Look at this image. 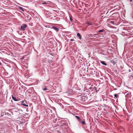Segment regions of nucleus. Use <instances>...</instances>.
Returning a JSON list of instances; mask_svg holds the SVG:
<instances>
[{"label": "nucleus", "instance_id": "1", "mask_svg": "<svg viewBox=\"0 0 133 133\" xmlns=\"http://www.w3.org/2000/svg\"><path fill=\"white\" fill-rule=\"evenodd\" d=\"M25 103H26V101L25 99H24L22 102V103L21 104L24 106L28 107V105L26 104Z\"/></svg>", "mask_w": 133, "mask_h": 133}, {"label": "nucleus", "instance_id": "2", "mask_svg": "<svg viewBox=\"0 0 133 133\" xmlns=\"http://www.w3.org/2000/svg\"><path fill=\"white\" fill-rule=\"evenodd\" d=\"M27 26L26 24H23L21 27L20 29L22 31H24L25 29L27 27Z\"/></svg>", "mask_w": 133, "mask_h": 133}, {"label": "nucleus", "instance_id": "3", "mask_svg": "<svg viewBox=\"0 0 133 133\" xmlns=\"http://www.w3.org/2000/svg\"><path fill=\"white\" fill-rule=\"evenodd\" d=\"M111 62L114 65L116 63V60L115 59H112L111 61Z\"/></svg>", "mask_w": 133, "mask_h": 133}, {"label": "nucleus", "instance_id": "4", "mask_svg": "<svg viewBox=\"0 0 133 133\" xmlns=\"http://www.w3.org/2000/svg\"><path fill=\"white\" fill-rule=\"evenodd\" d=\"M75 117L78 119V121L79 122H81V119L79 117L77 116H75Z\"/></svg>", "mask_w": 133, "mask_h": 133}, {"label": "nucleus", "instance_id": "5", "mask_svg": "<svg viewBox=\"0 0 133 133\" xmlns=\"http://www.w3.org/2000/svg\"><path fill=\"white\" fill-rule=\"evenodd\" d=\"M52 28L53 29L55 30L57 32H58L59 30V29L58 28L55 27L53 26L52 27Z\"/></svg>", "mask_w": 133, "mask_h": 133}, {"label": "nucleus", "instance_id": "6", "mask_svg": "<svg viewBox=\"0 0 133 133\" xmlns=\"http://www.w3.org/2000/svg\"><path fill=\"white\" fill-rule=\"evenodd\" d=\"M77 36L79 38L81 39V38L82 36H81V35L79 33H78L77 34Z\"/></svg>", "mask_w": 133, "mask_h": 133}, {"label": "nucleus", "instance_id": "7", "mask_svg": "<svg viewBox=\"0 0 133 133\" xmlns=\"http://www.w3.org/2000/svg\"><path fill=\"white\" fill-rule=\"evenodd\" d=\"M12 99L15 101H17L18 100L16 99V97H14L12 95Z\"/></svg>", "mask_w": 133, "mask_h": 133}, {"label": "nucleus", "instance_id": "8", "mask_svg": "<svg viewBox=\"0 0 133 133\" xmlns=\"http://www.w3.org/2000/svg\"><path fill=\"white\" fill-rule=\"evenodd\" d=\"M101 63L103 65H107V64L105 63V62L103 61H101Z\"/></svg>", "mask_w": 133, "mask_h": 133}, {"label": "nucleus", "instance_id": "9", "mask_svg": "<svg viewBox=\"0 0 133 133\" xmlns=\"http://www.w3.org/2000/svg\"><path fill=\"white\" fill-rule=\"evenodd\" d=\"M87 24H88V25H92V24L91 22H88Z\"/></svg>", "mask_w": 133, "mask_h": 133}, {"label": "nucleus", "instance_id": "10", "mask_svg": "<svg viewBox=\"0 0 133 133\" xmlns=\"http://www.w3.org/2000/svg\"><path fill=\"white\" fill-rule=\"evenodd\" d=\"M83 124H85V122L84 121H81L80 122Z\"/></svg>", "mask_w": 133, "mask_h": 133}, {"label": "nucleus", "instance_id": "11", "mask_svg": "<svg viewBox=\"0 0 133 133\" xmlns=\"http://www.w3.org/2000/svg\"><path fill=\"white\" fill-rule=\"evenodd\" d=\"M43 90H44L45 91L47 90H48V89L46 88H43Z\"/></svg>", "mask_w": 133, "mask_h": 133}, {"label": "nucleus", "instance_id": "12", "mask_svg": "<svg viewBox=\"0 0 133 133\" xmlns=\"http://www.w3.org/2000/svg\"><path fill=\"white\" fill-rule=\"evenodd\" d=\"M103 30H99L98 32H103Z\"/></svg>", "mask_w": 133, "mask_h": 133}, {"label": "nucleus", "instance_id": "13", "mask_svg": "<svg viewBox=\"0 0 133 133\" xmlns=\"http://www.w3.org/2000/svg\"><path fill=\"white\" fill-rule=\"evenodd\" d=\"M70 21H72V17H70Z\"/></svg>", "mask_w": 133, "mask_h": 133}, {"label": "nucleus", "instance_id": "14", "mask_svg": "<svg viewBox=\"0 0 133 133\" xmlns=\"http://www.w3.org/2000/svg\"><path fill=\"white\" fill-rule=\"evenodd\" d=\"M114 96H115V97H116V98H117V95L116 94H115V95H114Z\"/></svg>", "mask_w": 133, "mask_h": 133}, {"label": "nucleus", "instance_id": "15", "mask_svg": "<svg viewBox=\"0 0 133 133\" xmlns=\"http://www.w3.org/2000/svg\"><path fill=\"white\" fill-rule=\"evenodd\" d=\"M46 4V2H43L42 3V4Z\"/></svg>", "mask_w": 133, "mask_h": 133}, {"label": "nucleus", "instance_id": "16", "mask_svg": "<svg viewBox=\"0 0 133 133\" xmlns=\"http://www.w3.org/2000/svg\"><path fill=\"white\" fill-rule=\"evenodd\" d=\"M96 35H97V34H94L93 35V36H94V37H95V36Z\"/></svg>", "mask_w": 133, "mask_h": 133}, {"label": "nucleus", "instance_id": "17", "mask_svg": "<svg viewBox=\"0 0 133 133\" xmlns=\"http://www.w3.org/2000/svg\"><path fill=\"white\" fill-rule=\"evenodd\" d=\"M74 40L73 39H70V41H74Z\"/></svg>", "mask_w": 133, "mask_h": 133}, {"label": "nucleus", "instance_id": "18", "mask_svg": "<svg viewBox=\"0 0 133 133\" xmlns=\"http://www.w3.org/2000/svg\"><path fill=\"white\" fill-rule=\"evenodd\" d=\"M82 98H85V96H83L82 97Z\"/></svg>", "mask_w": 133, "mask_h": 133}, {"label": "nucleus", "instance_id": "19", "mask_svg": "<svg viewBox=\"0 0 133 133\" xmlns=\"http://www.w3.org/2000/svg\"><path fill=\"white\" fill-rule=\"evenodd\" d=\"M19 8H20V9H22V7H20Z\"/></svg>", "mask_w": 133, "mask_h": 133}, {"label": "nucleus", "instance_id": "20", "mask_svg": "<svg viewBox=\"0 0 133 133\" xmlns=\"http://www.w3.org/2000/svg\"><path fill=\"white\" fill-rule=\"evenodd\" d=\"M2 65V63L0 62V65Z\"/></svg>", "mask_w": 133, "mask_h": 133}, {"label": "nucleus", "instance_id": "21", "mask_svg": "<svg viewBox=\"0 0 133 133\" xmlns=\"http://www.w3.org/2000/svg\"><path fill=\"white\" fill-rule=\"evenodd\" d=\"M92 35L91 34H90V35H89V36H89V37H90V36H91V35Z\"/></svg>", "mask_w": 133, "mask_h": 133}, {"label": "nucleus", "instance_id": "22", "mask_svg": "<svg viewBox=\"0 0 133 133\" xmlns=\"http://www.w3.org/2000/svg\"><path fill=\"white\" fill-rule=\"evenodd\" d=\"M111 22V23H113V21H111V22Z\"/></svg>", "mask_w": 133, "mask_h": 133}, {"label": "nucleus", "instance_id": "23", "mask_svg": "<svg viewBox=\"0 0 133 133\" xmlns=\"http://www.w3.org/2000/svg\"><path fill=\"white\" fill-rule=\"evenodd\" d=\"M132 1V0H130V2H131Z\"/></svg>", "mask_w": 133, "mask_h": 133}]
</instances>
